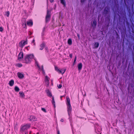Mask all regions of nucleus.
<instances>
[{
	"instance_id": "393cba45",
	"label": "nucleus",
	"mask_w": 134,
	"mask_h": 134,
	"mask_svg": "<svg viewBox=\"0 0 134 134\" xmlns=\"http://www.w3.org/2000/svg\"><path fill=\"white\" fill-rule=\"evenodd\" d=\"M16 66L18 67H21L22 66V65L21 64L18 63L16 64Z\"/></svg>"
},
{
	"instance_id": "f704fd0d",
	"label": "nucleus",
	"mask_w": 134,
	"mask_h": 134,
	"mask_svg": "<svg viewBox=\"0 0 134 134\" xmlns=\"http://www.w3.org/2000/svg\"><path fill=\"white\" fill-rule=\"evenodd\" d=\"M57 134H60L59 130L58 129H57Z\"/></svg>"
},
{
	"instance_id": "8fccbe9b",
	"label": "nucleus",
	"mask_w": 134,
	"mask_h": 134,
	"mask_svg": "<svg viewBox=\"0 0 134 134\" xmlns=\"http://www.w3.org/2000/svg\"><path fill=\"white\" fill-rule=\"evenodd\" d=\"M31 34H32L31 33H30V35Z\"/></svg>"
},
{
	"instance_id": "6ab92c4d",
	"label": "nucleus",
	"mask_w": 134,
	"mask_h": 134,
	"mask_svg": "<svg viewBox=\"0 0 134 134\" xmlns=\"http://www.w3.org/2000/svg\"><path fill=\"white\" fill-rule=\"evenodd\" d=\"M99 43L98 42H96L94 44V47L95 48H97L99 46Z\"/></svg>"
},
{
	"instance_id": "f3484780",
	"label": "nucleus",
	"mask_w": 134,
	"mask_h": 134,
	"mask_svg": "<svg viewBox=\"0 0 134 134\" xmlns=\"http://www.w3.org/2000/svg\"><path fill=\"white\" fill-rule=\"evenodd\" d=\"M60 3L62 4H63L64 6L65 7L66 5V4L65 2V0H60Z\"/></svg>"
},
{
	"instance_id": "dca6fc26",
	"label": "nucleus",
	"mask_w": 134,
	"mask_h": 134,
	"mask_svg": "<svg viewBox=\"0 0 134 134\" xmlns=\"http://www.w3.org/2000/svg\"><path fill=\"white\" fill-rule=\"evenodd\" d=\"M97 22L95 20H94L93 21L92 23V25L93 27H95L97 25Z\"/></svg>"
},
{
	"instance_id": "7c9ffc66",
	"label": "nucleus",
	"mask_w": 134,
	"mask_h": 134,
	"mask_svg": "<svg viewBox=\"0 0 134 134\" xmlns=\"http://www.w3.org/2000/svg\"><path fill=\"white\" fill-rule=\"evenodd\" d=\"M76 58H77V57L76 56H75V58H74V64H75V62H76Z\"/></svg>"
},
{
	"instance_id": "39448f33",
	"label": "nucleus",
	"mask_w": 134,
	"mask_h": 134,
	"mask_svg": "<svg viewBox=\"0 0 134 134\" xmlns=\"http://www.w3.org/2000/svg\"><path fill=\"white\" fill-rule=\"evenodd\" d=\"M28 119L29 121L31 122L36 121L37 120V118L35 116L32 115L30 116Z\"/></svg>"
},
{
	"instance_id": "2eb2a0df",
	"label": "nucleus",
	"mask_w": 134,
	"mask_h": 134,
	"mask_svg": "<svg viewBox=\"0 0 134 134\" xmlns=\"http://www.w3.org/2000/svg\"><path fill=\"white\" fill-rule=\"evenodd\" d=\"M82 65L81 63H79L78 65V69L79 70H81L82 68Z\"/></svg>"
},
{
	"instance_id": "a211bd4d",
	"label": "nucleus",
	"mask_w": 134,
	"mask_h": 134,
	"mask_svg": "<svg viewBox=\"0 0 134 134\" xmlns=\"http://www.w3.org/2000/svg\"><path fill=\"white\" fill-rule=\"evenodd\" d=\"M20 96L21 97H25V95L24 92L22 91H21L19 93Z\"/></svg>"
},
{
	"instance_id": "473e14b6",
	"label": "nucleus",
	"mask_w": 134,
	"mask_h": 134,
	"mask_svg": "<svg viewBox=\"0 0 134 134\" xmlns=\"http://www.w3.org/2000/svg\"><path fill=\"white\" fill-rule=\"evenodd\" d=\"M65 95H64V96H60V99L61 100H62V98H63V97H65Z\"/></svg>"
},
{
	"instance_id": "f8f14e48",
	"label": "nucleus",
	"mask_w": 134,
	"mask_h": 134,
	"mask_svg": "<svg viewBox=\"0 0 134 134\" xmlns=\"http://www.w3.org/2000/svg\"><path fill=\"white\" fill-rule=\"evenodd\" d=\"M45 82L46 83L47 85V86H48L49 85V80L47 76L45 77Z\"/></svg>"
},
{
	"instance_id": "f03ea898",
	"label": "nucleus",
	"mask_w": 134,
	"mask_h": 134,
	"mask_svg": "<svg viewBox=\"0 0 134 134\" xmlns=\"http://www.w3.org/2000/svg\"><path fill=\"white\" fill-rule=\"evenodd\" d=\"M34 57L33 54L26 55L25 58L24 63H30Z\"/></svg>"
},
{
	"instance_id": "c03bdc74",
	"label": "nucleus",
	"mask_w": 134,
	"mask_h": 134,
	"mask_svg": "<svg viewBox=\"0 0 134 134\" xmlns=\"http://www.w3.org/2000/svg\"><path fill=\"white\" fill-rule=\"evenodd\" d=\"M44 28L43 30V32H44Z\"/></svg>"
},
{
	"instance_id": "e433bc0d",
	"label": "nucleus",
	"mask_w": 134,
	"mask_h": 134,
	"mask_svg": "<svg viewBox=\"0 0 134 134\" xmlns=\"http://www.w3.org/2000/svg\"><path fill=\"white\" fill-rule=\"evenodd\" d=\"M42 71L43 72L44 71V69H43V66L42 65Z\"/></svg>"
},
{
	"instance_id": "4be33fe9",
	"label": "nucleus",
	"mask_w": 134,
	"mask_h": 134,
	"mask_svg": "<svg viewBox=\"0 0 134 134\" xmlns=\"http://www.w3.org/2000/svg\"><path fill=\"white\" fill-rule=\"evenodd\" d=\"M14 90L15 91L18 92L19 91V88L17 86H16L14 88Z\"/></svg>"
},
{
	"instance_id": "ddd939ff",
	"label": "nucleus",
	"mask_w": 134,
	"mask_h": 134,
	"mask_svg": "<svg viewBox=\"0 0 134 134\" xmlns=\"http://www.w3.org/2000/svg\"><path fill=\"white\" fill-rule=\"evenodd\" d=\"M45 44L44 42H43L40 46V50H42L44 48V47H45Z\"/></svg>"
},
{
	"instance_id": "72a5a7b5",
	"label": "nucleus",
	"mask_w": 134,
	"mask_h": 134,
	"mask_svg": "<svg viewBox=\"0 0 134 134\" xmlns=\"http://www.w3.org/2000/svg\"><path fill=\"white\" fill-rule=\"evenodd\" d=\"M35 40L33 39V40H32V43H34V45H35Z\"/></svg>"
},
{
	"instance_id": "49530a36",
	"label": "nucleus",
	"mask_w": 134,
	"mask_h": 134,
	"mask_svg": "<svg viewBox=\"0 0 134 134\" xmlns=\"http://www.w3.org/2000/svg\"><path fill=\"white\" fill-rule=\"evenodd\" d=\"M31 131H30L29 132V134H31Z\"/></svg>"
},
{
	"instance_id": "37998d69",
	"label": "nucleus",
	"mask_w": 134,
	"mask_h": 134,
	"mask_svg": "<svg viewBox=\"0 0 134 134\" xmlns=\"http://www.w3.org/2000/svg\"><path fill=\"white\" fill-rule=\"evenodd\" d=\"M22 2L23 3H24L25 2V1H22Z\"/></svg>"
},
{
	"instance_id": "a19ab883",
	"label": "nucleus",
	"mask_w": 134,
	"mask_h": 134,
	"mask_svg": "<svg viewBox=\"0 0 134 134\" xmlns=\"http://www.w3.org/2000/svg\"><path fill=\"white\" fill-rule=\"evenodd\" d=\"M45 49L47 51L48 50V48L47 47H45Z\"/></svg>"
},
{
	"instance_id": "58836bf2",
	"label": "nucleus",
	"mask_w": 134,
	"mask_h": 134,
	"mask_svg": "<svg viewBox=\"0 0 134 134\" xmlns=\"http://www.w3.org/2000/svg\"><path fill=\"white\" fill-rule=\"evenodd\" d=\"M52 3L53 2L54 0H49Z\"/></svg>"
},
{
	"instance_id": "4468645a",
	"label": "nucleus",
	"mask_w": 134,
	"mask_h": 134,
	"mask_svg": "<svg viewBox=\"0 0 134 134\" xmlns=\"http://www.w3.org/2000/svg\"><path fill=\"white\" fill-rule=\"evenodd\" d=\"M14 81L13 80H12L9 81V85L10 86H13L14 84Z\"/></svg>"
},
{
	"instance_id": "1a4fd4ad",
	"label": "nucleus",
	"mask_w": 134,
	"mask_h": 134,
	"mask_svg": "<svg viewBox=\"0 0 134 134\" xmlns=\"http://www.w3.org/2000/svg\"><path fill=\"white\" fill-rule=\"evenodd\" d=\"M110 10V8L108 7H106L104 9V13L107 14H108Z\"/></svg>"
},
{
	"instance_id": "a878e982",
	"label": "nucleus",
	"mask_w": 134,
	"mask_h": 134,
	"mask_svg": "<svg viewBox=\"0 0 134 134\" xmlns=\"http://www.w3.org/2000/svg\"><path fill=\"white\" fill-rule=\"evenodd\" d=\"M6 15L7 17H8L9 16L10 12L9 11L6 12Z\"/></svg>"
},
{
	"instance_id": "4c0bfd02",
	"label": "nucleus",
	"mask_w": 134,
	"mask_h": 134,
	"mask_svg": "<svg viewBox=\"0 0 134 134\" xmlns=\"http://www.w3.org/2000/svg\"><path fill=\"white\" fill-rule=\"evenodd\" d=\"M85 0H81V3H83Z\"/></svg>"
},
{
	"instance_id": "c9c22d12",
	"label": "nucleus",
	"mask_w": 134,
	"mask_h": 134,
	"mask_svg": "<svg viewBox=\"0 0 134 134\" xmlns=\"http://www.w3.org/2000/svg\"><path fill=\"white\" fill-rule=\"evenodd\" d=\"M69 56L71 58H72V54L71 53L70 54Z\"/></svg>"
},
{
	"instance_id": "09e8293b",
	"label": "nucleus",
	"mask_w": 134,
	"mask_h": 134,
	"mask_svg": "<svg viewBox=\"0 0 134 134\" xmlns=\"http://www.w3.org/2000/svg\"><path fill=\"white\" fill-rule=\"evenodd\" d=\"M0 134H2V132H1V133H0Z\"/></svg>"
},
{
	"instance_id": "bb28decb",
	"label": "nucleus",
	"mask_w": 134,
	"mask_h": 134,
	"mask_svg": "<svg viewBox=\"0 0 134 134\" xmlns=\"http://www.w3.org/2000/svg\"><path fill=\"white\" fill-rule=\"evenodd\" d=\"M41 110L42 111L44 112V113H46L47 111L46 109L44 108H42Z\"/></svg>"
},
{
	"instance_id": "20e7f679",
	"label": "nucleus",
	"mask_w": 134,
	"mask_h": 134,
	"mask_svg": "<svg viewBox=\"0 0 134 134\" xmlns=\"http://www.w3.org/2000/svg\"><path fill=\"white\" fill-rule=\"evenodd\" d=\"M27 44V40L26 39L25 41L23 40L20 41L19 43V47L22 48L25 45Z\"/></svg>"
},
{
	"instance_id": "c85d7f7f",
	"label": "nucleus",
	"mask_w": 134,
	"mask_h": 134,
	"mask_svg": "<svg viewBox=\"0 0 134 134\" xmlns=\"http://www.w3.org/2000/svg\"><path fill=\"white\" fill-rule=\"evenodd\" d=\"M35 63L36 64L37 66L39 68H40V67L39 66V65L38 64V62L36 61V60L35 61Z\"/></svg>"
},
{
	"instance_id": "0eeeda50",
	"label": "nucleus",
	"mask_w": 134,
	"mask_h": 134,
	"mask_svg": "<svg viewBox=\"0 0 134 134\" xmlns=\"http://www.w3.org/2000/svg\"><path fill=\"white\" fill-rule=\"evenodd\" d=\"M50 12L48 10H47V14L46 17V22L49 21L51 17Z\"/></svg>"
},
{
	"instance_id": "f257e3e1",
	"label": "nucleus",
	"mask_w": 134,
	"mask_h": 134,
	"mask_svg": "<svg viewBox=\"0 0 134 134\" xmlns=\"http://www.w3.org/2000/svg\"><path fill=\"white\" fill-rule=\"evenodd\" d=\"M31 127V124L29 123L21 125L20 127V132L22 133L24 132H28V129H29Z\"/></svg>"
},
{
	"instance_id": "2f4dec72",
	"label": "nucleus",
	"mask_w": 134,
	"mask_h": 134,
	"mask_svg": "<svg viewBox=\"0 0 134 134\" xmlns=\"http://www.w3.org/2000/svg\"><path fill=\"white\" fill-rule=\"evenodd\" d=\"M3 31V29L2 27H0V31L2 32Z\"/></svg>"
},
{
	"instance_id": "c756f323",
	"label": "nucleus",
	"mask_w": 134,
	"mask_h": 134,
	"mask_svg": "<svg viewBox=\"0 0 134 134\" xmlns=\"http://www.w3.org/2000/svg\"><path fill=\"white\" fill-rule=\"evenodd\" d=\"M57 86L58 88H60L62 87V85L61 84H60L59 85H58Z\"/></svg>"
},
{
	"instance_id": "a18cd8bd",
	"label": "nucleus",
	"mask_w": 134,
	"mask_h": 134,
	"mask_svg": "<svg viewBox=\"0 0 134 134\" xmlns=\"http://www.w3.org/2000/svg\"><path fill=\"white\" fill-rule=\"evenodd\" d=\"M77 36H78V37H79V34H77Z\"/></svg>"
},
{
	"instance_id": "de8ad7c7",
	"label": "nucleus",
	"mask_w": 134,
	"mask_h": 134,
	"mask_svg": "<svg viewBox=\"0 0 134 134\" xmlns=\"http://www.w3.org/2000/svg\"><path fill=\"white\" fill-rule=\"evenodd\" d=\"M39 132H37V133L36 134H39Z\"/></svg>"
},
{
	"instance_id": "7ed1b4c3",
	"label": "nucleus",
	"mask_w": 134,
	"mask_h": 134,
	"mask_svg": "<svg viewBox=\"0 0 134 134\" xmlns=\"http://www.w3.org/2000/svg\"><path fill=\"white\" fill-rule=\"evenodd\" d=\"M67 102L66 104L67 106V111L69 116H70L72 111V107L70 103V98L66 97Z\"/></svg>"
},
{
	"instance_id": "79ce46f5",
	"label": "nucleus",
	"mask_w": 134,
	"mask_h": 134,
	"mask_svg": "<svg viewBox=\"0 0 134 134\" xmlns=\"http://www.w3.org/2000/svg\"><path fill=\"white\" fill-rule=\"evenodd\" d=\"M28 132H25V134H28Z\"/></svg>"
},
{
	"instance_id": "ea45409f",
	"label": "nucleus",
	"mask_w": 134,
	"mask_h": 134,
	"mask_svg": "<svg viewBox=\"0 0 134 134\" xmlns=\"http://www.w3.org/2000/svg\"><path fill=\"white\" fill-rule=\"evenodd\" d=\"M60 121L62 122H63V119H61Z\"/></svg>"
},
{
	"instance_id": "5701e85b",
	"label": "nucleus",
	"mask_w": 134,
	"mask_h": 134,
	"mask_svg": "<svg viewBox=\"0 0 134 134\" xmlns=\"http://www.w3.org/2000/svg\"><path fill=\"white\" fill-rule=\"evenodd\" d=\"M22 26L24 28H27V26H26V24L25 23V21L24 23H22Z\"/></svg>"
},
{
	"instance_id": "aec40b11",
	"label": "nucleus",
	"mask_w": 134,
	"mask_h": 134,
	"mask_svg": "<svg viewBox=\"0 0 134 134\" xmlns=\"http://www.w3.org/2000/svg\"><path fill=\"white\" fill-rule=\"evenodd\" d=\"M68 43L69 45H71L72 44V41L71 39L70 38L68 40Z\"/></svg>"
},
{
	"instance_id": "9d476101",
	"label": "nucleus",
	"mask_w": 134,
	"mask_h": 134,
	"mask_svg": "<svg viewBox=\"0 0 134 134\" xmlns=\"http://www.w3.org/2000/svg\"><path fill=\"white\" fill-rule=\"evenodd\" d=\"M27 25L30 26H32L33 25V22L31 20H30L27 22Z\"/></svg>"
},
{
	"instance_id": "cd10ccee",
	"label": "nucleus",
	"mask_w": 134,
	"mask_h": 134,
	"mask_svg": "<svg viewBox=\"0 0 134 134\" xmlns=\"http://www.w3.org/2000/svg\"><path fill=\"white\" fill-rule=\"evenodd\" d=\"M69 116V119L70 121V123H71V125L72 124V118L70 117V116Z\"/></svg>"
},
{
	"instance_id": "412c9836",
	"label": "nucleus",
	"mask_w": 134,
	"mask_h": 134,
	"mask_svg": "<svg viewBox=\"0 0 134 134\" xmlns=\"http://www.w3.org/2000/svg\"><path fill=\"white\" fill-rule=\"evenodd\" d=\"M52 103L54 107L55 108V101L54 99V98L53 97H52Z\"/></svg>"
},
{
	"instance_id": "423d86ee",
	"label": "nucleus",
	"mask_w": 134,
	"mask_h": 134,
	"mask_svg": "<svg viewBox=\"0 0 134 134\" xmlns=\"http://www.w3.org/2000/svg\"><path fill=\"white\" fill-rule=\"evenodd\" d=\"M55 70L59 73L63 74L65 72L66 69H65L64 70H63L62 71H61V70H60L57 66H55Z\"/></svg>"
},
{
	"instance_id": "6e6552de",
	"label": "nucleus",
	"mask_w": 134,
	"mask_h": 134,
	"mask_svg": "<svg viewBox=\"0 0 134 134\" xmlns=\"http://www.w3.org/2000/svg\"><path fill=\"white\" fill-rule=\"evenodd\" d=\"M23 52H20L18 56V59L19 61H20L23 58Z\"/></svg>"
},
{
	"instance_id": "9b49d317",
	"label": "nucleus",
	"mask_w": 134,
	"mask_h": 134,
	"mask_svg": "<svg viewBox=\"0 0 134 134\" xmlns=\"http://www.w3.org/2000/svg\"><path fill=\"white\" fill-rule=\"evenodd\" d=\"M17 75L18 77L20 79H22L24 77V75L20 72L18 73Z\"/></svg>"
},
{
	"instance_id": "b1692460",
	"label": "nucleus",
	"mask_w": 134,
	"mask_h": 134,
	"mask_svg": "<svg viewBox=\"0 0 134 134\" xmlns=\"http://www.w3.org/2000/svg\"><path fill=\"white\" fill-rule=\"evenodd\" d=\"M47 95L48 96L51 97L52 96V94L49 91H48L47 92Z\"/></svg>"
}]
</instances>
